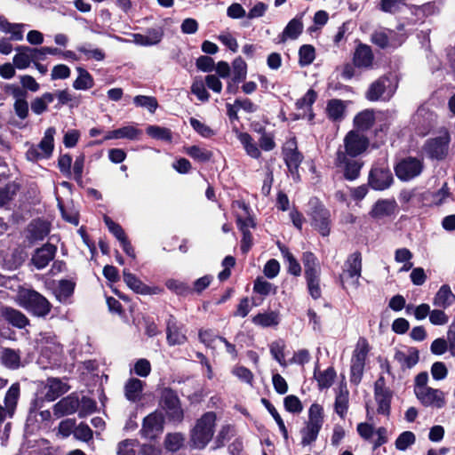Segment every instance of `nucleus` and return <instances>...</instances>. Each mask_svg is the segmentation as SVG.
I'll list each match as a JSON object with an SVG mask.
<instances>
[{
    "mask_svg": "<svg viewBox=\"0 0 455 455\" xmlns=\"http://www.w3.org/2000/svg\"><path fill=\"white\" fill-rule=\"evenodd\" d=\"M323 408L318 403H313L308 410V418L304 427L300 430L301 444L308 446L312 444L318 436L323 425Z\"/></svg>",
    "mask_w": 455,
    "mask_h": 455,
    "instance_id": "f257e3e1",
    "label": "nucleus"
},
{
    "mask_svg": "<svg viewBox=\"0 0 455 455\" xmlns=\"http://www.w3.org/2000/svg\"><path fill=\"white\" fill-rule=\"evenodd\" d=\"M17 302L37 316H45L51 310L50 302L36 291L20 288L16 295Z\"/></svg>",
    "mask_w": 455,
    "mask_h": 455,
    "instance_id": "f03ea898",
    "label": "nucleus"
},
{
    "mask_svg": "<svg viewBox=\"0 0 455 455\" xmlns=\"http://www.w3.org/2000/svg\"><path fill=\"white\" fill-rule=\"evenodd\" d=\"M362 275V255L359 251L350 254L344 262L339 279L344 289L357 290Z\"/></svg>",
    "mask_w": 455,
    "mask_h": 455,
    "instance_id": "7ed1b4c3",
    "label": "nucleus"
},
{
    "mask_svg": "<svg viewBox=\"0 0 455 455\" xmlns=\"http://www.w3.org/2000/svg\"><path fill=\"white\" fill-rule=\"evenodd\" d=\"M216 415L213 412L204 413L192 430L191 441L194 447L204 449L212 440L215 428Z\"/></svg>",
    "mask_w": 455,
    "mask_h": 455,
    "instance_id": "20e7f679",
    "label": "nucleus"
},
{
    "mask_svg": "<svg viewBox=\"0 0 455 455\" xmlns=\"http://www.w3.org/2000/svg\"><path fill=\"white\" fill-rule=\"evenodd\" d=\"M370 351L368 341L364 338H360L355 345L351 358V381L359 383L363 373L365 361Z\"/></svg>",
    "mask_w": 455,
    "mask_h": 455,
    "instance_id": "39448f33",
    "label": "nucleus"
},
{
    "mask_svg": "<svg viewBox=\"0 0 455 455\" xmlns=\"http://www.w3.org/2000/svg\"><path fill=\"white\" fill-rule=\"evenodd\" d=\"M369 147V140L357 131H350L343 139V147L337 151H341L346 156L355 157L363 154Z\"/></svg>",
    "mask_w": 455,
    "mask_h": 455,
    "instance_id": "423d86ee",
    "label": "nucleus"
},
{
    "mask_svg": "<svg viewBox=\"0 0 455 455\" xmlns=\"http://www.w3.org/2000/svg\"><path fill=\"white\" fill-rule=\"evenodd\" d=\"M334 164L342 172L344 178L350 181L356 180L360 176V172L363 165V163L359 158L346 156L341 151L336 152Z\"/></svg>",
    "mask_w": 455,
    "mask_h": 455,
    "instance_id": "0eeeda50",
    "label": "nucleus"
},
{
    "mask_svg": "<svg viewBox=\"0 0 455 455\" xmlns=\"http://www.w3.org/2000/svg\"><path fill=\"white\" fill-rule=\"evenodd\" d=\"M393 181V174L387 166L375 165L369 173L368 183L374 190L382 191L387 189Z\"/></svg>",
    "mask_w": 455,
    "mask_h": 455,
    "instance_id": "6e6552de",
    "label": "nucleus"
},
{
    "mask_svg": "<svg viewBox=\"0 0 455 455\" xmlns=\"http://www.w3.org/2000/svg\"><path fill=\"white\" fill-rule=\"evenodd\" d=\"M395 171L399 180L409 181L422 172L423 163L415 157H406L396 164Z\"/></svg>",
    "mask_w": 455,
    "mask_h": 455,
    "instance_id": "1a4fd4ad",
    "label": "nucleus"
},
{
    "mask_svg": "<svg viewBox=\"0 0 455 455\" xmlns=\"http://www.w3.org/2000/svg\"><path fill=\"white\" fill-rule=\"evenodd\" d=\"M36 342L42 355L49 359L56 361L62 353V346L52 332H41Z\"/></svg>",
    "mask_w": 455,
    "mask_h": 455,
    "instance_id": "9d476101",
    "label": "nucleus"
},
{
    "mask_svg": "<svg viewBox=\"0 0 455 455\" xmlns=\"http://www.w3.org/2000/svg\"><path fill=\"white\" fill-rule=\"evenodd\" d=\"M160 404L172 419L180 420L183 418L180 399L177 394L171 388H164L162 390Z\"/></svg>",
    "mask_w": 455,
    "mask_h": 455,
    "instance_id": "9b49d317",
    "label": "nucleus"
},
{
    "mask_svg": "<svg viewBox=\"0 0 455 455\" xmlns=\"http://www.w3.org/2000/svg\"><path fill=\"white\" fill-rule=\"evenodd\" d=\"M283 160L294 180L299 179V167L303 160L294 140L287 141L283 149Z\"/></svg>",
    "mask_w": 455,
    "mask_h": 455,
    "instance_id": "f8f14e48",
    "label": "nucleus"
},
{
    "mask_svg": "<svg viewBox=\"0 0 455 455\" xmlns=\"http://www.w3.org/2000/svg\"><path fill=\"white\" fill-rule=\"evenodd\" d=\"M374 396L378 404V412L384 415H388L390 411L392 393L386 387L385 379L383 377H379L375 382Z\"/></svg>",
    "mask_w": 455,
    "mask_h": 455,
    "instance_id": "ddd939ff",
    "label": "nucleus"
},
{
    "mask_svg": "<svg viewBox=\"0 0 455 455\" xmlns=\"http://www.w3.org/2000/svg\"><path fill=\"white\" fill-rule=\"evenodd\" d=\"M164 430V418L161 413L153 412L148 415L142 424L140 434L148 439L158 437Z\"/></svg>",
    "mask_w": 455,
    "mask_h": 455,
    "instance_id": "4468645a",
    "label": "nucleus"
},
{
    "mask_svg": "<svg viewBox=\"0 0 455 455\" xmlns=\"http://www.w3.org/2000/svg\"><path fill=\"white\" fill-rule=\"evenodd\" d=\"M416 397L426 407L442 409L446 405L444 392L431 387L416 395Z\"/></svg>",
    "mask_w": 455,
    "mask_h": 455,
    "instance_id": "2eb2a0df",
    "label": "nucleus"
},
{
    "mask_svg": "<svg viewBox=\"0 0 455 455\" xmlns=\"http://www.w3.org/2000/svg\"><path fill=\"white\" fill-rule=\"evenodd\" d=\"M450 135L448 132L429 140L426 144V151L430 157L435 159H443L448 153Z\"/></svg>",
    "mask_w": 455,
    "mask_h": 455,
    "instance_id": "dca6fc26",
    "label": "nucleus"
},
{
    "mask_svg": "<svg viewBox=\"0 0 455 455\" xmlns=\"http://www.w3.org/2000/svg\"><path fill=\"white\" fill-rule=\"evenodd\" d=\"M387 84L389 80L387 77H380L373 82L366 92V98L371 101L389 100L394 94V89L387 88Z\"/></svg>",
    "mask_w": 455,
    "mask_h": 455,
    "instance_id": "f3484780",
    "label": "nucleus"
},
{
    "mask_svg": "<svg viewBox=\"0 0 455 455\" xmlns=\"http://www.w3.org/2000/svg\"><path fill=\"white\" fill-rule=\"evenodd\" d=\"M311 224L323 236L330 234V212L323 205L315 206L311 213Z\"/></svg>",
    "mask_w": 455,
    "mask_h": 455,
    "instance_id": "a211bd4d",
    "label": "nucleus"
},
{
    "mask_svg": "<svg viewBox=\"0 0 455 455\" xmlns=\"http://www.w3.org/2000/svg\"><path fill=\"white\" fill-rule=\"evenodd\" d=\"M166 333L167 342L170 346L181 345L187 341L184 325L179 323L172 315H170L167 320Z\"/></svg>",
    "mask_w": 455,
    "mask_h": 455,
    "instance_id": "6ab92c4d",
    "label": "nucleus"
},
{
    "mask_svg": "<svg viewBox=\"0 0 455 455\" xmlns=\"http://www.w3.org/2000/svg\"><path fill=\"white\" fill-rule=\"evenodd\" d=\"M374 55L371 48L364 44H359L355 48L353 63L355 67L359 68H371L373 65Z\"/></svg>",
    "mask_w": 455,
    "mask_h": 455,
    "instance_id": "aec40b11",
    "label": "nucleus"
},
{
    "mask_svg": "<svg viewBox=\"0 0 455 455\" xmlns=\"http://www.w3.org/2000/svg\"><path fill=\"white\" fill-rule=\"evenodd\" d=\"M78 407V397L75 395H70L62 398L53 406V413L56 417L60 418L65 415L75 413Z\"/></svg>",
    "mask_w": 455,
    "mask_h": 455,
    "instance_id": "412c9836",
    "label": "nucleus"
},
{
    "mask_svg": "<svg viewBox=\"0 0 455 455\" xmlns=\"http://www.w3.org/2000/svg\"><path fill=\"white\" fill-rule=\"evenodd\" d=\"M56 250V246L50 243H46L37 249L32 257V261L36 268L42 269L45 267L53 259Z\"/></svg>",
    "mask_w": 455,
    "mask_h": 455,
    "instance_id": "4be33fe9",
    "label": "nucleus"
},
{
    "mask_svg": "<svg viewBox=\"0 0 455 455\" xmlns=\"http://www.w3.org/2000/svg\"><path fill=\"white\" fill-rule=\"evenodd\" d=\"M45 399L48 401H54L63 394L69 390V386L57 378H50L45 384Z\"/></svg>",
    "mask_w": 455,
    "mask_h": 455,
    "instance_id": "5701e85b",
    "label": "nucleus"
},
{
    "mask_svg": "<svg viewBox=\"0 0 455 455\" xmlns=\"http://www.w3.org/2000/svg\"><path fill=\"white\" fill-rule=\"evenodd\" d=\"M394 358L403 369H411L419 362V351L413 347L405 351L396 350Z\"/></svg>",
    "mask_w": 455,
    "mask_h": 455,
    "instance_id": "b1692460",
    "label": "nucleus"
},
{
    "mask_svg": "<svg viewBox=\"0 0 455 455\" xmlns=\"http://www.w3.org/2000/svg\"><path fill=\"white\" fill-rule=\"evenodd\" d=\"M164 33L161 28L148 29L146 34H133V42L141 46H151L157 44L163 38Z\"/></svg>",
    "mask_w": 455,
    "mask_h": 455,
    "instance_id": "393cba45",
    "label": "nucleus"
},
{
    "mask_svg": "<svg viewBox=\"0 0 455 455\" xmlns=\"http://www.w3.org/2000/svg\"><path fill=\"white\" fill-rule=\"evenodd\" d=\"M15 51L16 54L12 58L14 67L20 70L28 68L33 63L30 47L19 45Z\"/></svg>",
    "mask_w": 455,
    "mask_h": 455,
    "instance_id": "a878e982",
    "label": "nucleus"
},
{
    "mask_svg": "<svg viewBox=\"0 0 455 455\" xmlns=\"http://www.w3.org/2000/svg\"><path fill=\"white\" fill-rule=\"evenodd\" d=\"M455 301V295L452 293L449 285H443L440 287L438 291L434 297L433 304L434 306L440 308H448L451 307Z\"/></svg>",
    "mask_w": 455,
    "mask_h": 455,
    "instance_id": "bb28decb",
    "label": "nucleus"
},
{
    "mask_svg": "<svg viewBox=\"0 0 455 455\" xmlns=\"http://www.w3.org/2000/svg\"><path fill=\"white\" fill-rule=\"evenodd\" d=\"M22 23H11L4 16L0 15V31L11 35V39L13 41L23 40V28Z\"/></svg>",
    "mask_w": 455,
    "mask_h": 455,
    "instance_id": "cd10ccee",
    "label": "nucleus"
},
{
    "mask_svg": "<svg viewBox=\"0 0 455 455\" xmlns=\"http://www.w3.org/2000/svg\"><path fill=\"white\" fill-rule=\"evenodd\" d=\"M144 382L132 378L127 380L124 385V395L127 400L131 402H137L140 400L143 391Z\"/></svg>",
    "mask_w": 455,
    "mask_h": 455,
    "instance_id": "c85d7f7f",
    "label": "nucleus"
},
{
    "mask_svg": "<svg viewBox=\"0 0 455 455\" xmlns=\"http://www.w3.org/2000/svg\"><path fill=\"white\" fill-rule=\"evenodd\" d=\"M302 262L305 268V277L310 278L320 276L321 267L317 258L310 251H306L302 256Z\"/></svg>",
    "mask_w": 455,
    "mask_h": 455,
    "instance_id": "c756f323",
    "label": "nucleus"
},
{
    "mask_svg": "<svg viewBox=\"0 0 455 455\" xmlns=\"http://www.w3.org/2000/svg\"><path fill=\"white\" fill-rule=\"evenodd\" d=\"M2 315L3 317L14 327L21 329L28 324L27 316L17 309L5 307L3 309Z\"/></svg>",
    "mask_w": 455,
    "mask_h": 455,
    "instance_id": "7c9ffc66",
    "label": "nucleus"
},
{
    "mask_svg": "<svg viewBox=\"0 0 455 455\" xmlns=\"http://www.w3.org/2000/svg\"><path fill=\"white\" fill-rule=\"evenodd\" d=\"M395 209V203L390 200H379L373 205L370 215L374 219H381L391 215Z\"/></svg>",
    "mask_w": 455,
    "mask_h": 455,
    "instance_id": "2f4dec72",
    "label": "nucleus"
},
{
    "mask_svg": "<svg viewBox=\"0 0 455 455\" xmlns=\"http://www.w3.org/2000/svg\"><path fill=\"white\" fill-rule=\"evenodd\" d=\"M123 275L124 283L135 292L140 294L154 293L150 287L143 283L135 275L128 270L124 269Z\"/></svg>",
    "mask_w": 455,
    "mask_h": 455,
    "instance_id": "473e14b6",
    "label": "nucleus"
},
{
    "mask_svg": "<svg viewBox=\"0 0 455 455\" xmlns=\"http://www.w3.org/2000/svg\"><path fill=\"white\" fill-rule=\"evenodd\" d=\"M56 130L53 127H49L45 132L40 143L36 146L42 152L45 159L50 158L52 155L54 148V135Z\"/></svg>",
    "mask_w": 455,
    "mask_h": 455,
    "instance_id": "72a5a7b5",
    "label": "nucleus"
},
{
    "mask_svg": "<svg viewBox=\"0 0 455 455\" xmlns=\"http://www.w3.org/2000/svg\"><path fill=\"white\" fill-rule=\"evenodd\" d=\"M252 323L256 325L267 328L276 326L280 323V315L277 311L260 313L253 316Z\"/></svg>",
    "mask_w": 455,
    "mask_h": 455,
    "instance_id": "f704fd0d",
    "label": "nucleus"
},
{
    "mask_svg": "<svg viewBox=\"0 0 455 455\" xmlns=\"http://www.w3.org/2000/svg\"><path fill=\"white\" fill-rule=\"evenodd\" d=\"M20 395V384L14 383L9 387V389L7 390V392L5 394L4 399V407H5L7 409V411H9L10 413H12L13 415H14L16 408H17Z\"/></svg>",
    "mask_w": 455,
    "mask_h": 455,
    "instance_id": "c9c22d12",
    "label": "nucleus"
},
{
    "mask_svg": "<svg viewBox=\"0 0 455 455\" xmlns=\"http://www.w3.org/2000/svg\"><path fill=\"white\" fill-rule=\"evenodd\" d=\"M1 362L9 369H18L21 365L20 354L19 351L12 348H3L1 350Z\"/></svg>",
    "mask_w": 455,
    "mask_h": 455,
    "instance_id": "e433bc0d",
    "label": "nucleus"
},
{
    "mask_svg": "<svg viewBox=\"0 0 455 455\" xmlns=\"http://www.w3.org/2000/svg\"><path fill=\"white\" fill-rule=\"evenodd\" d=\"M76 72L78 73V76L73 83L74 89L86 91L94 85L93 77L86 69L82 67H77Z\"/></svg>",
    "mask_w": 455,
    "mask_h": 455,
    "instance_id": "4c0bfd02",
    "label": "nucleus"
},
{
    "mask_svg": "<svg viewBox=\"0 0 455 455\" xmlns=\"http://www.w3.org/2000/svg\"><path fill=\"white\" fill-rule=\"evenodd\" d=\"M395 33L391 30H379L371 35V42L380 48H387L395 46L396 44L393 42Z\"/></svg>",
    "mask_w": 455,
    "mask_h": 455,
    "instance_id": "58836bf2",
    "label": "nucleus"
},
{
    "mask_svg": "<svg viewBox=\"0 0 455 455\" xmlns=\"http://www.w3.org/2000/svg\"><path fill=\"white\" fill-rule=\"evenodd\" d=\"M237 139L243 145L246 154L249 156L255 159H258L260 156V150L249 133L239 132L237 135Z\"/></svg>",
    "mask_w": 455,
    "mask_h": 455,
    "instance_id": "ea45409f",
    "label": "nucleus"
},
{
    "mask_svg": "<svg viewBox=\"0 0 455 455\" xmlns=\"http://www.w3.org/2000/svg\"><path fill=\"white\" fill-rule=\"evenodd\" d=\"M303 30V24L300 19L294 18L289 21L286 25L285 28L282 33V42L286 41L287 39L294 40L296 39Z\"/></svg>",
    "mask_w": 455,
    "mask_h": 455,
    "instance_id": "a19ab883",
    "label": "nucleus"
},
{
    "mask_svg": "<svg viewBox=\"0 0 455 455\" xmlns=\"http://www.w3.org/2000/svg\"><path fill=\"white\" fill-rule=\"evenodd\" d=\"M316 97V92L310 89L301 99L298 100L296 102L298 109L303 110L304 114L308 113V120H312L314 118V114L311 112V107L315 101Z\"/></svg>",
    "mask_w": 455,
    "mask_h": 455,
    "instance_id": "79ce46f5",
    "label": "nucleus"
},
{
    "mask_svg": "<svg viewBox=\"0 0 455 455\" xmlns=\"http://www.w3.org/2000/svg\"><path fill=\"white\" fill-rule=\"evenodd\" d=\"M54 94L45 92L31 102V109L36 115H41L47 110L48 105L54 100Z\"/></svg>",
    "mask_w": 455,
    "mask_h": 455,
    "instance_id": "37998d69",
    "label": "nucleus"
},
{
    "mask_svg": "<svg viewBox=\"0 0 455 455\" xmlns=\"http://www.w3.org/2000/svg\"><path fill=\"white\" fill-rule=\"evenodd\" d=\"M374 119V112L372 110L366 109L355 116L354 123L356 128L365 131L372 126Z\"/></svg>",
    "mask_w": 455,
    "mask_h": 455,
    "instance_id": "c03bdc74",
    "label": "nucleus"
},
{
    "mask_svg": "<svg viewBox=\"0 0 455 455\" xmlns=\"http://www.w3.org/2000/svg\"><path fill=\"white\" fill-rule=\"evenodd\" d=\"M19 190V186L14 182L6 184L0 188V207H4L14 198Z\"/></svg>",
    "mask_w": 455,
    "mask_h": 455,
    "instance_id": "a18cd8bd",
    "label": "nucleus"
},
{
    "mask_svg": "<svg viewBox=\"0 0 455 455\" xmlns=\"http://www.w3.org/2000/svg\"><path fill=\"white\" fill-rule=\"evenodd\" d=\"M280 251L288 263V272L295 276H299L301 274V267L295 257L290 252L288 248L284 246H280Z\"/></svg>",
    "mask_w": 455,
    "mask_h": 455,
    "instance_id": "49530a36",
    "label": "nucleus"
},
{
    "mask_svg": "<svg viewBox=\"0 0 455 455\" xmlns=\"http://www.w3.org/2000/svg\"><path fill=\"white\" fill-rule=\"evenodd\" d=\"M335 376L336 372L331 367H329L323 371H320L318 373L315 372V378L316 379L318 387L321 389L330 387L333 383Z\"/></svg>",
    "mask_w": 455,
    "mask_h": 455,
    "instance_id": "de8ad7c7",
    "label": "nucleus"
},
{
    "mask_svg": "<svg viewBox=\"0 0 455 455\" xmlns=\"http://www.w3.org/2000/svg\"><path fill=\"white\" fill-rule=\"evenodd\" d=\"M148 135L156 140L171 141L172 139L170 129L157 125H148L146 129Z\"/></svg>",
    "mask_w": 455,
    "mask_h": 455,
    "instance_id": "09e8293b",
    "label": "nucleus"
},
{
    "mask_svg": "<svg viewBox=\"0 0 455 455\" xmlns=\"http://www.w3.org/2000/svg\"><path fill=\"white\" fill-rule=\"evenodd\" d=\"M345 110V106L340 100H331L326 108L329 118L336 121L342 118Z\"/></svg>",
    "mask_w": 455,
    "mask_h": 455,
    "instance_id": "8fccbe9b",
    "label": "nucleus"
},
{
    "mask_svg": "<svg viewBox=\"0 0 455 455\" xmlns=\"http://www.w3.org/2000/svg\"><path fill=\"white\" fill-rule=\"evenodd\" d=\"M261 403L264 404L266 409L268 411V412L272 415L274 419L275 420L276 424L278 425V427L283 436L284 439H288V431L284 425L283 420L282 419L280 414L275 408V406L266 398H263L261 400Z\"/></svg>",
    "mask_w": 455,
    "mask_h": 455,
    "instance_id": "3c124183",
    "label": "nucleus"
},
{
    "mask_svg": "<svg viewBox=\"0 0 455 455\" xmlns=\"http://www.w3.org/2000/svg\"><path fill=\"white\" fill-rule=\"evenodd\" d=\"M185 152L195 160L203 163L208 162L212 156L211 151L198 146L186 148Z\"/></svg>",
    "mask_w": 455,
    "mask_h": 455,
    "instance_id": "603ef678",
    "label": "nucleus"
},
{
    "mask_svg": "<svg viewBox=\"0 0 455 455\" xmlns=\"http://www.w3.org/2000/svg\"><path fill=\"white\" fill-rule=\"evenodd\" d=\"M276 291V286L266 281L262 277H258L254 282L253 291L256 293L267 296L269 294H275Z\"/></svg>",
    "mask_w": 455,
    "mask_h": 455,
    "instance_id": "864d4df0",
    "label": "nucleus"
},
{
    "mask_svg": "<svg viewBox=\"0 0 455 455\" xmlns=\"http://www.w3.org/2000/svg\"><path fill=\"white\" fill-rule=\"evenodd\" d=\"M315 58V48L310 44H304L299 50V63L301 67L310 65Z\"/></svg>",
    "mask_w": 455,
    "mask_h": 455,
    "instance_id": "5fc2aeb1",
    "label": "nucleus"
},
{
    "mask_svg": "<svg viewBox=\"0 0 455 455\" xmlns=\"http://www.w3.org/2000/svg\"><path fill=\"white\" fill-rule=\"evenodd\" d=\"M232 68L233 81L235 83H239L245 79L247 74V65L241 57L235 59L232 63Z\"/></svg>",
    "mask_w": 455,
    "mask_h": 455,
    "instance_id": "6e6d98bb",
    "label": "nucleus"
},
{
    "mask_svg": "<svg viewBox=\"0 0 455 455\" xmlns=\"http://www.w3.org/2000/svg\"><path fill=\"white\" fill-rule=\"evenodd\" d=\"M133 102L137 107L145 108L150 113H155L158 108L156 99L152 96L138 95L133 98Z\"/></svg>",
    "mask_w": 455,
    "mask_h": 455,
    "instance_id": "4d7b16f0",
    "label": "nucleus"
},
{
    "mask_svg": "<svg viewBox=\"0 0 455 455\" xmlns=\"http://www.w3.org/2000/svg\"><path fill=\"white\" fill-rule=\"evenodd\" d=\"M118 140L127 139L130 140H137L142 135V131L135 125H126L116 129Z\"/></svg>",
    "mask_w": 455,
    "mask_h": 455,
    "instance_id": "13d9d810",
    "label": "nucleus"
},
{
    "mask_svg": "<svg viewBox=\"0 0 455 455\" xmlns=\"http://www.w3.org/2000/svg\"><path fill=\"white\" fill-rule=\"evenodd\" d=\"M75 283L69 280H61L57 290V298L60 301H66L74 292Z\"/></svg>",
    "mask_w": 455,
    "mask_h": 455,
    "instance_id": "bf43d9fd",
    "label": "nucleus"
},
{
    "mask_svg": "<svg viewBox=\"0 0 455 455\" xmlns=\"http://www.w3.org/2000/svg\"><path fill=\"white\" fill-rule=\"evenodd\" d=\"M416 441L415 435L411 431H404L396 438L395 445L399 451H405Z\"/></svg>",
    "mask_w": 455,
    "mask_h": 455,
    "instance_id": "052dcab7",
    "label": "nucleus"
},
{
    "mask_svg": "<svg viewBox=\"0 0 455 455\" xmlns=\"http://www.w3.org/2000/svg\"><path fill=\"white\" fill-rule=\"evenodd\" d=\"M348 407V392L347 390L340 389L335 399V411L341 418L347 413Z\"/></svg>",
    "mask_w": 455,
    "mask_h": 455,
    "instance_id": "680f3d73",
    "label": "nucleus"
},
{
    "mask_svg": "<svg viewBox=\"0 0 455 455\" xmlns=\"http://www.w3.org/2000/svg\"><path fill=\"white\" fill-rule=\"evenodd\" d=\"M189 123L193 129L204 138H211L215 134L210 126L195 117H191Z\"/></svg>",
    "mask_w": 455,
    "mask_h": 455,
    "instance_id": "e2e57ef3",
    "label": "nucleus"
},
{
    "mask_svg": "<svg viewBox=\"0 0 455 455\" xmlns=\"http://www.w3.org/2000/svg\"><path fill=\"white\" fill-rule=\"evenodd\" d=\"M283 405L286 411L291 413H300L303 411L300 400L294 395H287L283 400Z\"/></svg>",
    "mask_w": 455,
    "mask_h": 455,
    "instance_id": "0e129e2a",
    "label": "nucleus"
},
{
    "mask_svg": "<svg viewBox=\"0 0 455 455\" xmlns=\"http://www.w3.org/2000/svg\"><path fill=\"white\" fill-rule=\"evenodd\" d=\"M191 92L201 101H207L210 98V94L205 89V84L202 79H196L193 82Z\"/></svg>",
    "mask_w": 455,
    "mask_h": 455,
    "instance_id": "69168bd1",
    "label": "nucleus"
},
{
    "mask_svg": "<svg viewBox=\"0 0 455 455\" xmlns=\"http://www.w3.org/2000/svg\"><path fill=\"white\" fill-rule=\"evenodd\" d=\"M79 412L78 415L80 418H84L89 414H92L96 411L97 404L96 402L89 397L84 396L79 402Z\"/></svg>",
    "mask_w": 455,
    "mask_h": 455,
    "instance_id": "338daca9",
    "label": "nucleus"
},
{
    "mask_svg": "<svg viewBox=\"0 0 455 455\" xmlns=\"http://www.w3.org/2000/svg\"><path fill=\"white\" fill-rule=\"evenodd\" d=\"M136 441L126 439L120 442L117 445V455H136Z\"/></svg>",
    "mask_w": 455,
    "mask_h": 455,
    "instance_id": "774afa93",
    "label": "nucleus"
}]
</instances>
